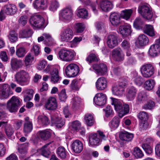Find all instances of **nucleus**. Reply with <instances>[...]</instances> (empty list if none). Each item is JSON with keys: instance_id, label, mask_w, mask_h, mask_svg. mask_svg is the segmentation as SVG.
<instances>
[{"instance_id": "f257e3e1", "label": "nucleus", "mask_w": 160, "mask_h": 160, "mask_svg": "<svg viewBox=\"0 0 160 160\" xmlns=\"http://www.w3.org/2000/svg\"><path fill=\"white\" fill-rule=\"evenodd\" d=\"M111 104L114 106L115 110L118 113L119 117L121 118L129 112V105L124 103L122 101L117 99L111 98Z\"/></svg>"}, {"instance_id": "f03ea898", "label": "nucleus", "mask_w": 160, "mask_h": 160, "mask_svg": "<svg viewBox=\"0 0 160 160\" xmlns=\"http://www.w3.org/2000/svg\"><path fill=\"white\" fill-rule=\"evenodd\" d=\"M18 9L14 4L8 3L5 5L0 12V20H3L5 17V14L13 16L17 12Z\"/></svg>"}, {"instance_id": "7ed1b4c3", "label": "nucleus", "mask_w": 160, "mask_h": 160, "mask_svg": "<svg viewBox=\"0 0 160 160\" xmlns=\"http://www.w3.org/2000/svg\"><path fill=\"white\" fill-rule=\"evenodd\" d=\"M14 78L17 83L23 86L28 83L30 78L28 72L23 70H21L15 74L14 75Z\"/></svg>"}, {"instance_id": "20e7f679", "label": "nucleus", "mask_w": 160, "mask_h": 160, "mask_svg": "<svg viewBox=\"0 0 160 160\" xmlns=\"http://www.w3.org/2000/svg\"><path fill=\"white\" fill-rule=\"evenodd\" d=\"M138 11L143 18L147 20H151L153 13L148 4H141L138 7Z\"/></svg>"}, {"instance_id": "39448f33", "label": "nucleus", "mask_w": 160, "mask_h": 160, "mask_svg": "<svg viewBox=\"0 0 160 160\" xmlns=\"http://www.w3.org/2000/svg\"><path fill=\"white\" fill-rule=\"evenodd\" d=\"M58 54L59 58L61 60L67 62L73 60L76 56L75 52L74 51L65 49H61Z\"/></svg>"}, {"instance_id": "423d86ee", "label": "nucleus", "mask_w": 160, "mask_h": 160, "mask_svg": "<svg viewBox=\"0 0 160 160\" xmlns=\"http://www.w3.org/2000/svg\"><path fill=\"white\" fill-rule=\"evenodd\" d=\"M74 35L72 30L71 28H67L61 31L60 38L62 42H68L72 39Z\"/></svg>"}, {"instance_id": "0eeeda50", "label": "nucleus", "mask_w": 160, "mask_h": 160, "mask_svg": "<svg viewBox=\"0 0 160 160\" xmlns=\"http://www.w3.org/2000/svg\"><path fill=\"white\" fill-rule=\"evenodd\" d=\"M79 71L78 66L74 63L68 64L66 67L65 73L68 77H74L77 76Z\"/></svg>"}, {"instance_id": "6e6552de", "label": "nucleus", "mask_w": 160, "mask_h": 160, "mask_svg": "<svg viewBox=\"0 0 160 160\" xmlns=\"http://www.w3.org/2000/svg\"><path fill=\"white\" fill-rule=\"evenodd\" d=\"M44 22L43 18L39 14L32 16L29 20V22L31 25L38 28L42 27L43 25Z\"/></svg>"}, {"instance_id": "1a4fd4ad", "label": "nucleus", "mask_w": 160, "mask_h": 160, "mask_svg": "<svg viewBox=\"0 0 160 160\" xmlns=\"http://www.w3.org/2000/svg\"><path fill=\"white\" fill-rule=\"evenodd\" d=\"M20 101L17 97H13L8 101L7 107L11 112H16L17 111L18 107L20 105Z\"/></svg>"}, {"instance_id": "9d476101", "label": "nucleus", "mask_w": 160, "mask_h": 160, "mask_svg": "<svg viewBox=\"0 0 160 160\" xmlns=\"http://www.w3.org/2000/svg\"><path fill=\"white\" fill-rule=\"evenodd\" d=\"M141 71V73L144 77L148 78L153 74L154 69L151 64H147L142 66Z\"/></svg>"}, {"instance_id": "9b49d317", "label": "nucleus", "mask_w": 160, "mask_h": 160, "mask_svg": "<svg viewBox=\"0 0 160 160\" xmlns=\"http://www.w3.org/2000/svg\"><path fill=\"white\" fill-rule=\"evenodd\" d=\"M58 103L56 98L53 97H49L45 102V107L49 110H53L56 109Z\"/></svg>"}, {"instance_id": "f8f14e48", "label": "nucleus", "mask_w": 160, "mask_h": 160, "mask_svg": "<svg viewBox=\"0 0 160 160\" xmlns=\"http://www.w3.org/2000/svg\"><path fill=\"white\" fill-rule=\"evenodd\" d=\"M112 55L114 59L116 61L121 62L124 59V54L121 49L117 48L112 51Z\"/></svg>"}, {"instance_id": "ddd939ff", "label": "nucleus", "mask_w": 160, "mask_h": 160, "mask_svg": "<svg viewBox=\"0 0 160 160\" xmlns=\"http://www.w3.org/2000/svg\"><path fill=\"white\" fill-rule=\"evenodd\" d=\"M95 104L98 106H102L105 104L106 102V95L102 93L97 94L93 99Z\"/></svg>"}, {"instance_id": "4468645a", "label": "nucleus", "mask_w": 160, "mask_h": 160, "mask_svg": "<svg viewBox=\"0 0 160 160\" xmlns=\"http://www.w3.org/2000/svg\"><path fill=\"white\" fill-rule=\"evenodd\" d=\"M72 14V10L71 7H69L61 11L60 16L63 20L68 21L71 19Z\"/></svg>"}, {"instance_id": "2eb2a0df", "label": "nucleus", "mask_w": 160, "mask_h": 160, "mask_svg": "<svg viewBox=\"0 0 160 160\" xmlns=\"http://www.w3.org/2000/svg\"><path fill=\"white\" fill-rule=\"evenodd\" d=\"M126 85V83L121 82L119 84L114 86L112 89L113 94L118 96L122 95L124 91V87Z\"/></svg>"}, {"instance_id": "dca6fc26", "label": "nucleus", "mask_w": 160, "mask_h": 160, "mask_svg": "<svg viewBox=\"0 0 160 160\" xmlns=\"http://www.w3.org/2000/svg\"><path fill=\"white\" fill-rule=\"evenodd\" d=\"M12 93V91L10 90L8 84H4L0 86V97L7 98Z\"/></svg>"}, {"instance_id": "f3484780", "label": "nucleus", "mask_w": 160, "mask_h": 160, "mask_svg": "<svg viewBox=\"0 0 160 160\" xmlns=\"http://www.w3.org/2000/svg\"><path fill=\"white\" fill-rule=\"evenodd\" d=\"M47 0H35L32 3L34 8L38 10H43L47 8Z\"/></svg>"}, {"instance_id": "a211bd4d", "label": "nucleus", "mask_w": 160, "mask_h": 160, "mask_svg": "<svg viewBox=\"0 0 160 160\" xmlns=\"http://www.w3.org/2000/svg\"><path fill=\"white\" fill-rule=\"evenodd\" d=\"M89 141L90 145L95 147L99 145L101 143V139L98 137L97 133H91L89 135Z\"/></svg>"}, {"instance_id": "6ab92c4d", "label": "nucleus", "mask_w": 160, "mask_h": 160, "mask_svg": "<svg viewBox=\"0 0 160 160\" xmlns=\"http://www.w3.org/2000/svg\"><path fill=\"white\" fill-rule=\"evenodd\" d=\"M137 92V89L133 86L127 88L126 97L128 101H132L134 100L136 96Z\"/></svg>"}, {"instance_id": "aec40b11", "label": "nucleus", "mask_w": 160, "mask_h": 160, "mask_svg": "<svg viewBox=\"0 0 160 160\" xmlns=\"http://www.w3.org/2000/svg\"><path fill=\"white\" fill-rule=\"evenodd\" d=\"M117 36L115 34L109 35L107 38V44L109 48H112L118 44Z\"/></svg>"}, {"instance_id": "412c9836", "label": "nucleus", "mask_w": 160, "mask_h": 160, "mask_svg": "<svg viewBox=\"0 0 160 160\" xmlns=\"http://www.w3.org/2000/svg\"><path fill=\"white\" fill-rule=\"evenodd\" d=\"M92 68L97 74L102 75L105 74L107 70L106 65L102 63H101L99 65L94 64L93 65Z\"/></svg>"}, {"instance_id": "4be33fe9", "label": "nucleus", "mask_w": 160, "mask_h": 160, "mask_svg": "<svg viewBox=\"0 0 160 160\" xmlns=\"http://www.w3.org/2000/svg\"><path fill=\"white\" fill-rule=\"evenodd\" d=\"M131 26L129 24L121 25L119 27V31L120 33L124 37L130 35L131 33Z\"/></svg>"}, {"instance_id": "5701e85b", "label": "nucleus", "mask_w": 160, "mask_h": 160, "mask_svg": "<svg viewBox=\"0 0 160 160\" xmlns=\"http://www.w3.org/2000/svg\"><path fill=\"white\" fill-rule=\"evenodd\" d=\"M24 120L23 131L24 133L28 134L30 133L33 129L32 123L29 117H25Z\"/></svg>"}, {"instance_id": "b1692460", "label": "nucleus", "mask_w": 160, "mask_h": 160, "mask_svg": "<svg viewBox=\"0 0 160 160\" xmlns=\"http://www.w3.org/2000/svg\"><path fill=\"white\" fill-rule=\"evenodd\" d=\"M72 148L75 153L80 152L83 149V144L82 142L78 140H76L72 143Z\"/></svg>"}, {"instance_id": "393cba45", "label": "nucleus", "mask_w": 160, "mask_h": 160, "mask_svg": "<svg viewBox=\"0 0 160 160\" xmlns=\"http://www.w3.org/2000/svg\"><path fill=\"white\" fill-rule=\"evenodd\" d=\"M32 34V30L29 26L21 30L19 32V37L21 38H28L31 37Z\"/></svg>"}, {"instance_id": "a878e982", "label": "nucleus", "mask_w": 160, "mask_h": 160, "mask_svg": "<svg viewBox=\"0 0 160 160\" xmlns=\"http://www.w3.org/2000/svg\"><path fill=\"white\" fill-rule=\"evenodd\" d=\"M109 19L111 24L114 26H119L121 23L120 17L117 13H113L111 14Z\"/></svg>"}, {"instance_id": "bb28decb", "label": "nucleus", "mask_w": 160, "mask_h": 160, "mask_svg": "<svg viewBox=\"0 0 160 160\" xmlns=\"http://www.w3.org/2000/svg\"><path fill=\"white\" fill-rule=\"evenodd\" d=\"M107 86V82L106 79L102 77L99 78L96 82V86L97 89L99 90H103L105 89Z\"/></svg>"}, {"instance_id": "cd10ccee", "label": "nucleus", "mask_w": 160, "mask_h": 160, "mask_svg": "<svg viewBox=\"0 0 160 160\" xmlns=\"http://www.w3.org/2000/svg\"><path fill=\"white\" fill-rule=\"evenodd\" d=\"M101 9L105 12H107L112 9L113 5L112 2L108 1H103L100 4Z\"/></svg>"}, {"instance_id": "c85d7f7f", "label": "nucleus", "mask_w": 160, "mask_h": 160, "mask_svg": "<svg viewBox=\"0 0 160 160\" xmlns=\"http://www.w3.org/2000/svg\"><path fill=\"white\" fill-rule=\"evenodd\" d=\"M51 81L53 83H56L60 82L61 77L58 74V71L57 69H55L52 70L50 74Z\"/></svg>"}, {"instance_id": "c756f323", "label": "nucleus", "mask_w": 160, "mask_h": 160, "mask_svg": "<svg viewBox=\"0 0 160 160\" xmlns=\"http://www.w3.org/2000/svg\"><path fill=\"white\" fill-rule=\"evenodd\" d=\"M37 135L38 137L44 140H46L48 139L51 136V133L48 129L39 131Z\"/></svg>"}, {"instance_id": "7c9ffc66", "label": "nucleus", "mask_w": 160, "mask_h": 160, "mask_svg": "<svg viewBox=\"0 0 160 160\" xmlns=\"http://www.w3.org/2000/svg\"><path fill=\"white\" fill-rule=\"evenodd\" d=\"M10 65L12 69L15 70L22 67V62L21 60H18L15 58H12L11 60Z\"/></svg>"}, {"instance_id": "2f4dec72", "label": "nucleus", "mask_w": 160, "mask_h": 160, "mask_svg": "<svg viewBox=\"0 0 160 160\" xmlns=\"http://www.w3.org/2000/svg\"><path fill=\"white\" fill-rule=\"evenodd\" d=\"M133 134L124 131L121 132L119 134L120 139L123 141L129 142L131 141L133 138Z\"/></svg>"}, {"instance_id": "473e14b6", "label": "nucleus", "mask_w": 160, "mask_h": 160, "mask_svg": "<svg viewBox=\"0 0 160 160\" xmlns=\"http://www.w3.org/2000/svg\"><path fill=\"white\" fill-rule=\"evenodd\" d=\"M132 80L138 86H140L144 82L143 79L141 76L138 75L136 72L132 74Z\"/></svg>"}, {"instance_id": "72a5a7b5", "label": "nucleus", "mask_w": 160, "mask_h": 160, "mask_svg": "<svg viewBox=\"0 0 160 160\" xmlns=\"http://www.w3.org/2000/svg\"><path fill=\"white\" fill-rule=\"evenodd\" d=\"M84 120L85 124L88 126H92L95 122L94 118L93 115L91 114H86L84 116Z\"/></svg>"}, {"instance_id": "f704fd0d", "label": "nucleus", "mask_w": 160, "mask_h": 160, "mask_svg": "<svg viewBox=\"0 0 160 160\" xmlns=\"http://www.w3.org/2000/svg\"><path fill=\"white\" fill-rule=\"evenodd\" d=\"M160 52V48L155 44L150 47L149 50L150 55L153 57L156 56Z\"/></svg>"}, {"instance_id": "c9c22d12", "label": "nucleus", "mask_w": 160, "mask_h": 160, "mask_svg": "<svg viewBox=\"0 0 160 160\" xmlns=\"http://www.w3.org/2000/svg\"><path fill=\"white\" fill-rule=\"evenodd\" d=\"M52 122L55 124L56 127L58 128H61L65 124L64 121L60 117L52 118Z\"/></svg>"}, {"instance_id": "e433bc0d", "label": "nucleus", "mask_w": 160, "mask_h": 160, "mask_svg": "<svg viewBox=\"0 0 160 160\" xmlns=\"http://www.w3.org/2000/svg\"><path fill=\"white\" fill-rule=\"evenodd\" d=\"M38 123L42 126H46L49 123L48 118L44 115H39L37 118Z\"/></svg>"}, {"instance_id": "4c0bfd02", "label": "nucleus", "mask_w": 160, "mask_h": 160, "mask_svg": "<svg viewBox=\"0 0 160 160\" xmlns=\"http://www.w3.org/2000/svg\"><path fill=\"white\" fill-rule=\"evenodd\" d=\"M149 42V39L144 34L140 35L138 38V42L141 46L146 45Z\"/></svg>"}, {"instance_id": "58836bf2", "label": "nucleus", "mask_w": 160, "mask_h": 160, "mask_svg": "<svg viewBox=\"0 0 160 160\" xmlns=\"http://www.w3.org/2000/svg\"><path fill=\"white\" fill-rule=\"evenodd\" d=\"M51 142H50L46 144L41 149L42 155L46 158H48L50 153V152L47 147L51 144Z\"/></svg>"}, {"instance_id": "ea45409f", "label": "nucleus", "mask_w": 160, "mask_h": 160, "mask_svg": "<svg viewBox=\"0 0 160 160\" xmlns=\"http://www.w3.org/2000/svg\"><path fill=\"white\" fill-rule=\"evenodd\" d=\"M143 30L145 33L150 36L154 35L153 28L151 25H146L144 28Z\"/></svg>"}, {"instance_id": "a19ab883", "label": "nucleus", "mask_w": 160, "mask_h": 160, "mask_svg": "<svg viewBox=\"0 0 160 160\" xmlns=\"http://www.w3.org/2000/svg\"><path fill=\"white\" fill-rule=\"evenodd\" d=\"M60 6L59 2L56 0L51 1L49 4V9L53 12L56 11Z\"/></svg>"}, {"instance_id": "79ce46f5", "label": "nucleus", "mask_w": 160, "mask_h": 160, "mask_svg": "<svg viewBox=\"0 0 160 160\" xmlns=\"http://www.w3.org/2000/svg\"><path fill=\"white\" fill-rule=\"evenodd\" d=\"M120 120L119 118L114 117L110 122V126L112 129L117 128L118 126Z\"/></svg>"}, {"instance_id": "37998d69", "label": "nucleus", "mask_w": 160, "mask_h": 160, "mask_svg": "<svg viewBox=\"0 0 160 160\" xmlns=\"http://www.w3.org/2000/svg\"><path fill=\"white\" fill-rule=\"evenodd\" d=\"M132 12V10L131 9H126L122 11L121 13V17L126 20L128 19Z\"/></svg>"}, {"instance_id": "c03bdc74", "label": "nucleus", "mask_w": 160, "mask_h": 160, "mask_svg": "<svg viewBox=\"0 0 160 160\" xmlns=\"http://www.w3.org/2000/svg\"><path fill=\"white\" fill-rule=\"evenodd\" d=\"M77 15L80 18H87L88 16V11L84 8L78 9Z\"/></svg>"}, {"instance_id": "a18cd8bd", "label": "nucleus", "mask_w": 160, "mask_h": 160, "mask_svg": "<svg viewBox=\"0 0 160 160\" xmlns=\"http://www.w3.org/2000/svg\"><path fill=\"white\" fill-rule=\"evenodd\" d=\"M56 153L58 156L61 158H64L66 156V150L63 147H58L57 149Z\"/></svg>"}, {"instance_id": "49530a36", "label": "nucleus", "mask_w": 160, "mask_h": 160, "mask_svg": "<svg viewBox=\"0 0 160 160\" xmlns=\"http://www.w3.org/2000/svg\"><path fill=\"white\" fill-rule=\"evenodd\" d=\"M155 81L153 80H148L146 81L144 85L145 88L148 90H150L153 88Z\"/></svg>"}, {"instance_id": "de8ad7c7", "label": "nucleus", "mask_w": 160, "mask_h": 160, "mask_svg": "<svg viewBox=\"0 0 160 160\" xmlns=\"http://www.w3.org/2000/svg\"><path fill=\"white\" fill-rule=\"evenodd\" d=\"M28 146V143H25L20 145L18 147V151L21 154H24L27 152V148Z\"/></svg>"}, {"instance_id": "09e8293b", "label": "nucleus", "mask_w": 160, "mask_h": 160, "mask_svg": "<svg viewBox=\"0 0 160 160\" xmlns=\"http://www.w3.org/2000/svg\"><path fill=\"white\" fill-rule=\"evenodd\" d=\"M133 154L134 156L137 158H141L144 156L141 150L138 147L134 148Z\"/></svg>"}, {"instance_id": "8fccbe9b", "label": "nucleus", "mask_w": 160, "mask_h": 160, "mask_svg": "<svg viewBox=\"0 0 160 160\" xmlns=\"http://www.w3.org/2000/svg\"><path fill=\"white\" fill-rule=\"evenodd\" d=\"M26 52L27 51L24 48L21 47L17 49L16 54L18 57L20 58L24 57Z\"/></svg>"}, {"instance_id": "3c124183", "label": "nucleus", "mask_w": 160, "mask_h": 160, "mask_svg": "<svg viewBox=\"0 0 160 160\" xmlns=\"http://www.w3.org/2000/svg\"><path fill=\"white\" fill-rule=\"evenodd\" d=\"M83 2H84V3L86 5L90 6L92 11L94 12H97L96 7L98 5V3L97 2H91L90 0H86Z\"/></svg>"}, {"instance_id": "603ef678", "label": "nucleus", "mask_w": 160, "mask_h": 160, "mask_svg": "<svg viewBox=\"0 0 160 160\" xmlns=\"http://www.w3.org/2000/svg\"><path fill=\"white\" fill-rule=\"evenodd\" d=\"M86 60L90 63L93 62H98V58L95 54L92 53L86 58Z\"/></svg>"}, {"instance_id": "864d4df0", "label": "nucleus", "mask_w": 160, "mask_h": 160, "mask_svg": "<svg viewBox=\"0 0 160 160\" xmlns=\"http://www.w3.org/2000/svg\"><path fill=\"white\" fill-rule=\"evenodd\" d=\"M142 147L145 152L147 154H151L152 152V148L148 144L146 143H144L142 144Z\"/></svg>"}, {"instance_id": "5fc2aeb1", "label": "nucleus", "mask_w": 160, "mask_h": 160, "mask_svg": "<svg viewBox=\"0 0 160 160\" xmlns=\"http://www.w3.org/2000/svg\"><path fill=\"white\" fill-rule=\"evenodd\" d=\"M75 28L77 32L81 33L84 30L85 26L82 23H78L76 24Z\"/></svg>"}, {"instance_id": "6e6d98bb", "label": "nucleus", "mask_w": 160, "mask_h": 160, "mask_svg": "<svg viewBox=\"0 0 160 160\" xmlns=\"http://www.w3.org/2000/svg\"><path fill=\"white\" fill-rule=\"evenodd\" d=\"M33 59V56L30 54L27 55L25 59V62L26 65L29 66L31 65Z\"/></svg>"}, {"instance_id": "4d7b16f0", "label": "nucleus", "mask_w": 160, "mask_h": 160, "mask_svg": "<svg viewBox=\"0 0 160 160\" xmlns=\"http://www.w3.org/2000/svg\"><path fill=\"white\" fill-rule=\"evenodd\" d=\"M143 23V22L140 18L137 17L133 22V25L135 28H138L141 27Z\"/></svg>"}, {"instance_id": "13d9d810", "label": "nucleus", "mask_w": 160, "mask_h": 160, "mask_svg": "<svg viewBox=\"0 0 160 160\" xmlns=\"http://www.w3.org/2000/svg\"><path fill=\"white\" fill-rule=\"evenodd\" d=\"M155 106V103L154 102L150 101L148 102L145 104L142 107L143 109H151L153 108Z\"/></svg>"}, {"instance_id": "bf43d9fd", "label": "nucleus", "mask_w": 160, "mask_h": 160, "mask_svg": "<svg viewBox=\"0 0 160 160\" xmlns=\"http://www.w3.org/2000/svg\"><path fill=\"white\" fill-rule=\"evenodd\" d=\"M146 95L145 93L142 91L138 93L137 99L139 102H141L146 99Z\"/></svg>"}, {"instance_id": "052dcab7", "label": "nucleus", "mask_w": 160, "mask_h": 160, "mask_svg": "<svg viewBox=\"0 0 160 160\" xmlns=\"http://www.w3.org/2000/svg\"><path fill=\"white\" fill-rule=\"evenodd\" d=\"M5 130L6 134L8 137H10L14 132L13 128L9 125H7L5 127Z\"/></svg>"}, {"instance_id": "680f3d73", "label": "nucleus", "mask_w": 160, "mask_h": 160, "mask_svg": "<svg viewBox=\"0 0 160 160\" xmlns=\"http://www.w3.org/2000/svg\"><path fill=\"white\" fill-rule=\"evenodd\" d=\"M27 22V17L26 16H21L18 20V22L20 25L23 26L26 24Z\"/></svg>"}, {"instance_id": "e2e57ef3", "label": "nucleus", "mask_w": 160, "mask_h": 160, "mask_svg": "<svg viewBox=\"0 0 160 160\" xmlns=\"http://www.w3.org/2000/svg\"><path fill=\"white\" fill-rule=\"evenodd\" d=\"M121 47L124 49L129 50L130 48V44L129 42L126 40H124L121 44Z\"/></svg>"}, {"instance_id": "0e129e2a", "label": "nucleus", "mask_w": 160, "mask_h": 160, "mask_svg": "<svg viewBox=\"0 0 160 160\" xmlns=\"http://www.w3.org/2000/svg\"><path fill=\"white\" fill-rule=\"evenodd\" d=\"M138 117L142 121H146L148 118L147 113L145 112H140L138 114Z\"/></svg>"}, {"instance_id": "69168bd1", "label": "nucleus", "mask_w": 160, "mask_h": 160, "mask_svg": "<svg viewBox=\"0 0 160 160\" xmlns=\"http://www.w3.org/2000/svg\"><path fill=\"white\" fill-rule=\"evenodd\" d=\"M8 38L10 41L12 42H15L18 39V37L14 32H10L8 36Z\"/></svg>"}, {"instance_id": "338daca9", "label": "nucleus", "mask_w": 160, "mask_h": 160, "mask_svg": "<svg viewBox=\"0 0 160 160\" xmlns=\"http://www.w3.org/2000/svg\"><path fill=\"white\" fill-rule=\"evenodd\" d=\"M47 65L46 61L44 60L40 61L37 66V69L41 70L43 69Z\"/></svg>"}, {"instance_id": "774afa93", "label": "nucleus", "mask_w": 160, "mask_h": 160, "mask_svg": "<svg viewBox=\"0 0 160 160\" xmlns=\"http://www.w3.org/2000/svg\"><path fill=\"white\" fill-rule=\"evenodd\" d=\"M59 98L61 101H64L67 98L65 89H62L59 94Z\"/></svg>"}]
</instances>
